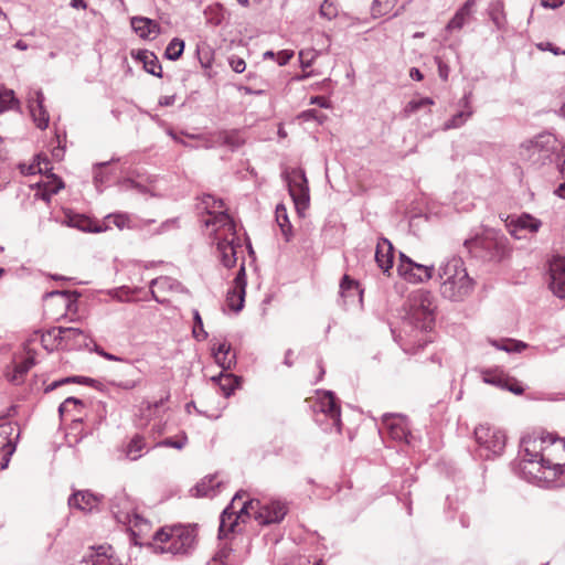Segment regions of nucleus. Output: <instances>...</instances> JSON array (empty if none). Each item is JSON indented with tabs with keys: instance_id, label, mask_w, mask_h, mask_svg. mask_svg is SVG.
<instances>
[{
	"instance_id": "obj_42",
	"label": "nucleus",
	"mask_w": 565,
	"mask_h": 565,
	"mask_svg": "<svg viewBox=\"0 0 565 565\" xmlns=\"http://www.w3.org/2000/svg\"><path fill=\"white\" fill-rule=\"evenodd\" d=\"M34 365V360L32 358H28L22 362L18 363L14 366V374L10 381L14 383L22 382L23 376L29 372V370Z\"/></svg>"
},
{
	"instance_id": "obj_12",
	"label": "nucleus",
	"mask_w": 565,
	"mask_h": 565,
	"mask_svg": "<svg viewBox=\"0 0 565 565\" xmlns=\"http://www.w3.org/2000/svg\"><path fill=\"white\" fill-rule=\"evenodd\" d=\"M53 333L57 335L60 349L77 350L87 345V335L81 329L54 327Z\"/></svg>"
},
{
	"instance_id": "obj_25",
	"label": "nucleus",
	"mask_w": 565,
	"mask_h": 565,
	"mask_svg": "<svg viewBox=\"0 0 565 565\" xmlns=\"http://www.w3.org/2000/svg\"><path fill=\"white\" fill-rule=\"evenodd\" d=\"M216 476H209L203 478L191 492L194 497H213L215 495V488L221 487V481L216 480Z\"/></svg>"
},
{
	"instance_id": "obj_17",
	"label": "nucleus",
	"mask_w": 565,
	"mask_h": 565,
	"mask_svg": "<svg viewBox=\"0 0 565 565\" xmlns=\"http://www.w3.org/2000/svg\"><path fill=\"white\" fill-rule=\"evenodd\" d=\"M542 225V222L534 216L523 213L516 217H509V222L507 224L509 232L511 235L516 238H521L516 233L521 230H527L531 233H536Z\"/></svg>"
},
{
	"instance_id": "obj_2",
	"label": "nucleus",
	"mask_w": 565,
	"mask_h": 565,
	"mask_svg": "<svg viewBox=\"0 0 565 565\" xmlns=\"http://www.w3.org/2000/svg\"><path fill=\"white\" fill-rule=\"evenodd\" d=\"M243 492H237L228 507H226L220 516L218 539L224 540L230 533L235 531L237 521L254 513L255 520L260 525L279 523L287 514V507L281 501H270L262 503L259 500H249L244 502L241 509H235V502L241 500Z\"/></svg>"
},
{
	"instance_id": "obj_38",
	"label": "nucleus",
	"mask_w": 565,
	"mask_h": 565,
	"mask_svg": "<svg viewBox=\"0 0 565 565\" xmlns=\"http://www.w3.org/2000/svg\"><path fill=\"white\" fill-rule=\"evenodd\" d=\"M340 294L343 298L354 297L355 295H360V297L362 296L359 284L348 275H344L341 279Z\"/></svg>"
},
{
	"instance_id": "obj_16",
	"label": "nucleus",
	"mask_w": 565,
	"mask_h": 565,
	"mask_svg": "<svg viewBox=\"0 0 565 565\" xmlns=\"http://www.w3.org/2000/svg\"><path fill=\"white\" fill-rule=\"evenodd\" d=\"M382 423L392 439L408 443L409 430L402 416L385 414L382 417Z\"/></svg>"
},
{
	"instance_id": "obj_55",
	"label": "nucleus",
	"mask_w": 565,
	"mask_h": 565,
	"mask_svg": "<svg viewBox=\"0 0 565 565\" xmlns=\"http://www.w3.org/2000/svg\"><path fill=\"white\" fill-rule=\"evenodd\" d=\"M107 218H111L118 228H124L129 221L126 214L120 213L108 215Z\"/></svg>"
},
{
	"instance_id": "obj_34",
	"label": "nucleus",
	"mask_w": 565,
	"mask_h": 565,
	"mask_svg": "<svg viewBox=\"0 0 565 565\" xmlns=\"http://www.w3.org/2000/svg\"><path fill=\"white\" fill-rule=\"evenodd\" d=\"M146 448L145 438L140 435H136L128 443L125 452L126 457L130 460H137L142 456V450Z\"/></svg>"
},
{
	"instance_id": "obj_36",
	"label": "nucleus",
	"mask_w": 565,
	"mask_h": 565,
	"mask_svg": "<svg viewBox=\"0 0 565 565\" xmlns=\"http://www.w3.org/2000/svg\"><path fill=\"white\" fill-rule=\"evenodd\" d=\"M20 102L15 98L14 92L12 89H1L0 90V113L9 110V109H19Z\"/></svg>"
},
{
	"instance_id": "obj_11",
	"label": "nucleus",
	"mask_w": 565,
	"mask_h": 565,
	"mask_svg": "<svg viewBox=\"0 0 565 565\" xmlns=\"http://www.w3.org/2000/svg\"><path fill=\"white\" fill-rule=\"evenodd\" d=\"M409 319L416 328L422 330L431 329L434 323V308L428 296L414 299L409 310Z\"/></svg>"
},
{
	"instance_id": "obj_48",
	"label": "nucleus",
	"mask_w": 565,
	"mask_h": 565,
	"mask_svg": "<svg viewBox=\"0 0 565 565\" xmlns=\"http://www.w3.org/2000/svg\"><path fill=\"white\" fill-rule=\"evenodd\" d=\"M13 427L11 424H2L0 425V450H6L9 445H13L9 439V436L12 434Z\"/></svg>"
},
{
	"instance_id": "obj_35",
	"label": "nucleus",
	"mask_w": 565,
	"mask_h": 565,
	"mask_svg": "<svg viewBox=\"0 0 565 565\" xmlns=\"http://www.w3.org/2000/svg\"><path fill=\"white\" fill-rule=\"evenodd\" d=\"M30 113L38 128L45 129L49 126L50 116L44 105L34 106L31 99Z\"/></svg>"
},
{
	"instance_id": "obj_53",
	"label": "nucleus",
	"mask_w": 565,
	"mask_h": 565,
	"mask_svg": "<svg viewBox=\"0 0 565 565\" xmlns=\"http://www.w3.org/2000/svg\"><path fill=\"white\" fill-rule=\"evenodd\" d=\"M315 57H316V53L312 51H308V52L300 51L299 58H300L302 68L309 67Z\"/></svg>"
},
{
	"instance_id": "obj_19",
	"label": "nucleus",
	"mask_w": 565,
	"mask_h": 565,
	"mask_svg": "<svg viewBox=\"0 0 565 565\" xmlns=\"http://www.w3.org/2000/svg\"><path fill=\"white\" fill-rule=\"evenodd\" d=\"M131 26L134 31L142 39L154 38L160 33V25L152 19L145 17L131 18Z\"/></svg>"
},
{
	"instance_id": "obj_39",
	"label": "nucleus",
	"mask_w": 565,
	"mask_h": 565,
	"mask_svg": "<svg viewBox=\"0 0 565 565\" xmlns=\"http://www.w3.org/2000/svg\"><path fill=\"white\" fill-rule=\"evenodd\" d=\"M233 286L239 288V290H237L239 292V302L236 308L243 309L246 295V273L244 263L241 265L239 270L237 271V275L233 281Z\"/></svg>"
},
{
	"instance_id": "obj_45",
	"label": "nucleus",
	"mask_w": 565,
	"mask_h": 565,
	"mask_svg": "<svg viewBox=\"0 0 565 565\" xmlns=\"http://www.w3.org/2000/svg\"><path fill=\"white\" fill-rule=\"evenodd\" d=\"M193 320H194V326H193V330H192L193 337L198 341L205 340L207 338V332L203 328V321H202V318L198 310H193Z\"/></svg>"
},
{
	"instance_id": "obj_50",
	"label": "nucleus",
	"mask_w": 565,
	"mask_h": 565,
	"mask_svg": "<svg viewBox=\"0 0 565 565\" xmlns=\"http://www.w3.org/2000/svg\"><path fill=\"white\" fill-rule=\"evenodd\" d=\"M239 290V288L237 287H232L228 291H227V296H226V302H227V306L230 307L231 310H233L234 312H239L242 309H237L236 306L238 305L239 302V292L237 291Z\"/></svg>"
},
{
	"instance_id": "obj_46",
	"label": "nucleus",
	"mask_w": 565,
	"mask_h": 565,
	"mask_svg": "<svg viewBox=\"0 0 565 565\" xmlns=\"http://www.w3.org/2000/svg\"><path fill=\"white\" fill-rule=\"evenodd\" d=\"M108 163L109 162H99L94 166V183L99 192H102V185L108 180L107 174L102 171Z\"/></svg>"
},
{
	"instance_id": "obj_30",
	"label": "nucleus",
	"mask_w": 565,
	"mask_h": 565,
	"mask_svg": "<svg viewBox=\"0 0 565 565\" xmlns=\"http://www.w3.org/2000/svg\"><path fill=\"white\" fill-rule=\"evenodd\" d=\"M489 15L498 30H503L507 24L504 3L502 0H494L489 4Z\"/></svg>"
},
{
	"instance_id": "obj_14",
	"label": "nucleus",
	"mask_w": 565,
	"mask_h": 565,
	"mask_svg": "<svg viewBox=\"0 0 565 565\" xmlns=\"http://www.w3.org/2000/svg\"><path fill=\"white\" fill-rule=\"evenodd\" d=\"M550 287L553 294L558 298L565 299V258L555 257L550 265Z\"/></svg>"
},
{
	"instance_id": "obj_1",
	"label": "nucleus",
	"mask_w": 565,
	"mask_h": 565,
	"mask_svg": "<svg viewBox=\"0 0 565 565\" xmlns=\"http://www.w3.org/2000/svg\"><path fill=\"white\" fill-rule=\"evenodd\" d=\"M521 446L524 452L521 471L529 482L545 487L563 484L557 482V478L565 469V439L551 435L540 440L525 437Z\"/></svg>"
},
{
	"instance_id": "obj_9",
	"label": "nucleus",
	"mask_w": 565,
	"mask_h": 565,
	"mask_svg": "<svg viewBox=\"0 0 565 565\" xmlns=\"http://www.w3.org/2000/svg\"><path fill=\"white\" fill-rule=\"evenodd\" d=\"M110 510L118 523L134 524V526L146 523V520L136 512L134 501L124 491L113 497Z\"/></svg>"
},
{
	"instance_id": "obj_5",
	"label": "nucleus",
	"mask_w": 565,
	"mask_h": 565,
	"mask_svg": "<svg viewBox=\"0 0 565 565\" xmlns=\"http://www.w3.org/2000/svg\"><path fill=\"white\" fill-rule=\"evenodd\" d=\"M465 246L472 256L486 262H501L510 252L508 238L493 230L466 239Z\"/></svg>"
},
{
	"instance_id": "obj_54",
	"label": "nucleus",
	"mask_w": 565,
	"mask_h": 565,
	"mask_svg": "<svg viewBox=\"0 0 565 565\" xmlns=\"http://www.w3.org/2000/svg\"><path fill=\"white\" fill-rule=\"evenodd\" d=\"M433 104V100L428 97L426 98H422L419 100H412L408 103L407 105V109L411 110V111H416L418 110L419 108L426 106V105H431Z\"/></svg>"
},
{
	"instance_id": "obj_21",
	"label": "nucleus",
	"mask_w": 565,
	"mask_h": 565,
	"mask_svg": "<svg viewBox=\"0 0 565 565\" xmlns=\"http://www.w3.org/2000/svg\"><path fill=\"white\" fill-rule=\"evenodd\" d=\"M471 96H472L471 92H468L463 95L461 103H462L463 107L467 109L458 111L450 119H448L444 124V127H443L444 130L459 128L471 117L472 110L469 107Z\"/></svg>"
},
{
	"instance_id": "obj_28",
	"label": "nucleus",
	"mask_w": 565,
	"mask_h": 565,
	"mask_svg": "<svg viewBox=\"0 0 565 565\" xmlns=\"http://www.w3.org/2000/svg\"><path fill=\"white\" fill-rule=\"evenodd\" d=\"M77 565H122L117 558L108 556L105 547L99 546L96 554L84 557Z\"/></svg>"
},
{
	"instance_id": "obj_56",
	"label": "nucleus",
	"mask_w": 565,
	"mask_h": 565,
	"mask_svg": "<svg viewBox=\"0 0 565 565\" xmlns=\"http://www.w3.org/2000/svg\"><path fill=\"white\" fill-rule=\"evenodd\" d=\"M14 450H15L14 445H9L6 450H2L3 455H2V459L0 461L1 469H6L8 467L9 462H10V458H11L12 454L14 452Z\"/></svg>"
},
{
	"instance_id": "obj_57",
	"label": "nucleus",
	"mask_w": 565,
	"mask_h": 565,
	"mask_svg": "<svg viewBox=\"0 0 565 565\" xmlns=\"http://www.w3.org/2000/svg\"><path fill=\"white\" fill-rule=\"evenodd\" d=\"M230 65L235 73H242L246 68V63L241 57H231Z\"/></svg>"
},
{
	"instance_id": "obj_13",
	"label": "nucleus",
	"mask_w": 565,
	"mask_h": 565,
	"mask_svg": "<svg viewBox=\"0 0 565 565\" xmlns=\"http://www.w3.org/2000/svg\"><path fill=\"white\" fill-rule=\"evenodd\" d=\"M319 411L333 420L337 430H341V411L338 399L332 391H318Z\"/></svg>"
},
{
	"instance_id": "obj_23",
	"label": "nucleus",
	"mask_w": 565,
	"mask_h": 565,
	"mask_svg": "<svg viewBox=\"0 0 565 565\" xmlns=\"http://www.w3.org/2000/svg\"><path fill=\"white\" fill-rule=\"evenodd\" d=\"M213 355L216 363L223 370H231L236 364V355L226 342H222L217 348H213Z\"/></svg>"
},
{
	"instance_id": "obj_31",
	"label": "nucleus",
	"mask_w": 565,
	"mask_h": 565,
	"mask_svg": "<svg viewBox=\"0 0 565 565\" xmlns=\"http://www.w3.org/2000/svg\"><path fill=\"white\" fill-rule=\"evenodd\" d=\"M203 209L209 214V218H215L218 213H227L224 209V202L221 199H216L212 194H205L202 198Z\"/></svg>"
},
{
	"instance_id": "obj_43",
	"label": "nucleus",
	"mask_w": 565,
	"mask_h": 565,
	"mask_svg": "<svg viewBox=\"0 0 565 565\" xmlns=\"http://www.w3.org/2000/svg\"><path fill=\"white\" fill-rule=\"evenodd\" d=\"M551 141H553V137L551 135H540L536 138H534L533 140H530L529 142H526L525 147L527 150H533V151H542L544 149H546V151H548L547 145Z\"/></svg>"
},
{
	"instance_id": "obj_63",
	"label": "nucleus",
	"mask_w": 565,
	"mask_h": 565,
	"mask_svg": "<svg viewBox=\"0 0 565 565\" xmlns=\"http://www.w3.org/2000/svg\"><path fill=\"white\" fill-rule=\"evenodd\" d=\"M32 99L34 106L44 105V94L41 89L33 92V96L29 97V102Z\"/></svg>"
},
{
	"instance_id": "obj_22",
	"label": "nucleus",
	"mask_w": 565,
	"mask_h": 565,
	"mask_svg": "<svg viewBox=\"0 0 565 565\" xmlns=\"http://www.w3.org/2000/svg\"><path fill=\"white\" fill-rule=\"evenodd\" d=\"M98 503L96 495L88 491H78L68 499V505L82 511H92Z\"/></svg>"
},
{
	"instance_id": "obj_62",
	"label": "nucleus",
	"mask_w": 565,
	"mask_h": 565,
	"mask_svg": "<svg viewBox=\"0 0 565 565\" xmlns=\"http://www.w3.org/2000/svg\"><path fill=\"white\" fill-rule=\"evenodd\" d=\"M300 117L305 120H320V115L316 109H308L301 113Z\"/></svg>"
},
{
	"instance_id": "obj_49",
	"label": "nucleus",
	"mask_w": 565,
	"mask_h": 565,
	"mask_svg": "<svg viewBox=\"0 0 565 565\" xmlns=\"http://www.w3.org/2000/svg\"><path fill=\"white\" fill-rule=\"evenodd\" d=\"M41 342L46 350L60 349L57 347V335L53 333V328L42 334Z\"/></svg>"
},
{
	"instance_id": "obj_15",
	"label": "nucleus",
	"mask_w": 565,
	"mask_h": 565,
	"mask_svg": "<svg viewBox=\"0 0 565 565\" xmlns=\"http://www.w3.org/2000/svg\"><path fill=\"white\" fill-rule=\"evenodd\" d=\"M236 537L230 542H225L215 553L212 562L213 565H239L244 562L245 556L234 548Z\"/></svg>"
},
{
	"instance_id": "obj_44",
	"label": "nucleus",
	"mask_w": 565,
	"mask_h": 565,
	"mask_svg": "<svg viewBox=\"0 0 565 565\" xmlns=\"http://www.w3.org/2000/svg\"><path fill=\"white\" fill-rule=\"evenodd\" d=\"M68 225L83 232H100V228H92L89 218L83 215L70 217Z\"/></svg>"
},
{
	"instance_id": "obj_61",
	"label": "nucleus",
	"mask_w": 565,
	"mask_h": 565,
	"mask_svg": "<svg viewBox=\"0 0 565 565\" xmlns=\"http://www.w3.org/2000/svg\"><path fill=\"white\" fill-rule=\"evenodd\" d=\"M320 13H321V15L327 17L328 19H331L332 17L335 15V10L331 3H328L327 1H324L320 7Z\"/></svg>"
},
{
	"instance_id": "obj_26",
	"label": "nucleus",
	"mask_w": 565,
	"mask_h": 565,
	"mask_svg": "<svg viewBox=\"0 0 565 565\" xmlns=\"http://www.w3.org/2000/svg\"><path fill=\"white\" fill-rule=\"evenodd\" d=\"M275 217L285 241L290 242L294 236L292 225L289 221L287 209L284 204L280 203L276 206Z\"/></svg>"
},
{
	"instance_id": "obj_64",
	"label": "nucleus",
	"mask_w": 565,
	"mask_h": 565,
	"mask_svg": "<svg viewBox=\"0 0 565 565\" xmlns=\"http://www.w3.org/2000/svg\"><path fill=\"white\" fill-rule=\"evenodd\" d=\"M504 388L516 394V395L522 394L524 391L522 385L519 384L518 382H514L512 384H510V382H507V386Z\"/></svg>"
},
{
	"instance_id": "obj_51",
	"label": "nucleus",
	"mask_w": 565,
	"mask_h": 565,
	"mask_svg": "<svg viewBox=\"0 0 565 565\" xmlns=\"http://www.w3.org/2000/svg\"><path fill=\"white\" fill-rule=\"evenodd\" d=\"M435 62L438 67L439 77L443 81H447L450 72L449 66L439 56L435 57Z\"/></svg>"
},
{
	"instance_id": "obj_27",
	"label": "nucleus",
	"mask_w": 565,
	"mask_h": 565,
	"mask_svg": "<svg viewBox=\"0 0 565 565\" xmlns=\"http://www.w3.org/2000/svg\"><path fill=\"white\" fill-rule=\"evenodd\" d=\"M137 58L142 62L146 72L157 77H162L161 64L152 52L141 51L138 53Z\"/></svg>"
},
{
	"instance_id": "obj_33",
	"label": "nucleus",
	"mask_w": 565,
	"mask_h": 565,
	"mask_svg": "<svg viewBox=\"0 0 565 565\" xmlns=\"http://www.w3.org/2000/svg\"><path fill=\"white\" fill-rule=\"evenodd\" d=\"M481 373L484 383L500 388H504L507 386V382L511 381L508 375L499 370H483Z\"/></svg>"
},
{
	"instance_id": "obj_8",
	"label": "nucleus",
	"mask_w": 565,
	"mask_h": 565,
	"mask_svg": "<svg viewBox=\"0 0 565 565\" xmlns=\"http://www.w3.org/2000/svg\"><path fill=\"white\" fill-rule=\"evenodd\" d=\"M286 182L295 207L298 214L302 215L310 202L308 180L305 171L300 169L291 170V172L286 175Z\"/></svg>"
},
{
	"instance_id": "obj_32",
	"label": "nucleus",
	"mask_w": 565,
	"mask_h": 565,
	"mask_svg": "<svg viewBox=\"0 0 565 565\" xmlns=\"http://www.w3.org/2000/svg\"><path fill=\"white\" fill-rule=\"evenodd\" d=\"M473 9L471 3L465 2L462 7L455 13L452 19L448 22V30H460L466 24L468 18L472 14Z\"/></svg>"
},
{
	"instance_id": "obj_4",
	"label": "nucleus",
	"mask_w": 565,
	"mask_h": 565,
	"mask_svg": "<svg viewBox=\"0 0 565 565\" xmlns=\"http://www.w3.org/2000/svg\"><path fill=\"white\" fill-rule=\"evenodd\" d=\"M206 227H213V241L216 244L221 263L226 268L236 265V248L241 247L236 234V226L227 213H218L215 218L204 220Z\"/></svg>"
},
{
	"instance_id": "obj_41",
	"label": "nucleus",
	"mask_w": 565,
	"mask_h": 565,
	"mask_svg": "<svg viewBox=\"0 0 565 565\" xmlns=\"http://www.w3.org/2000/svg\"><path fill=\"white\" fill-rule=\"evenodd\" d=\"M397 0H374L372 4V14L373 17H383L390 13Z\"/></svg>"
},
{
	"instance_id": "obj_58",
	"label": "nucleus",
	"mask_w": 565,
	"mask_h": 565,
	"mask_svg": "<svg viewBox=\"0 0 565 565\" xmlns=\"http://www.w3.org/2000/svg\"><path fill=\"white\" fill-rule=\"evenodd\" d=\"M294 56V52L292 51H289V50H282V51H279L277 54H276V60H277V63L282 66V65H286L290 58Z\"/></svg>"
},
{
	"instance_id": "obj_6",
	"label": "nucleus",
	"mask_w": 565,
	"mask_h": 565,
	"mask_svg": "<svg viewBox=\"0 0 565 565\" xmlns=\"http://www.w3.org/2000/svg\"><path fill=\"white\" fill-rule=\"evenodd\" d=\"M153 540L157 548L161 553H171L173 555L188 554L194 546L195 532L193 527L175 526L166 531L163 529L156 532Z\"/></svg>"
},
{
	"instance_id": "obj_47",
	"label": "nucleus",
	"mask_w": 565,
	"mask_h": 565,
	"mask_svg": "<svg viewBox=\"0 0 565 565\" xmlns=\"http://www.w3.org/2000/svg\"><path fill=\"white\" fill-rule=\"evenodd\" d=\"M186 443H188V437L185 434H182L181 436L178 437V439L166 438V439L161 440L160 443H158L157 446L182 449V448H184Z\"/></svg>"
},
{
	"instance_id": "obj_29",
	"label": "nucleus",
	"mask_w": 565,
	"mask_h": 565,
	"mask_svg": "<svg viewBox=\"0 0 565 565\" xmlns=\"http://www.w3.org/2000/svg\"><path fill=\"white\" fill-rule=\"evenodd\" d=\"M213 381L218 384L225 397H230L239 384L238 377L231 373H221L218 376L213 377Z\"/></svg>"
},
{
	"instance_id": "obj_18",
	"label": "nucleus",
	"mask_w": 565,
	"mask_h": 565,
	"mask_svg": "<svg viewBox=\"0 0 565 565\" xmlns=\"http://www.w3.org/2000/svg\"><path fill=\"white\" fill-rule=\"evenodd\" d=\"M393 258L394 247L392 243L385 237L380 238L376 245L375 260L383 273H388L393 267Z\"/></svg>"
},
{
	"instance_id": "obj_20",
	"label": "nucleus",
	"mask_w": 565,
	"mask_h": 565,
	"mask_svg": "<svg viewBox=\"0 0 565 565\" xmlns=\"http://www.w3.org/2000/svg\"><path fill=\"white\" fill-rule=\"evenodd\" d=\"M150 288H151L152 298L157 302L163 303L166 301V299L160 298L158 294L167 291V290L178 291L181 288V285H180V282H178L177 280H174L170 277L162 276V277L152 279L150 282Z\"/></svg>"
},
{
	"instance_id": "obj_3",
	"label": "nucleus",
	"mask_w": 565,
	"mask_h": 565,
	"mask_svg": "<svg viewBox=\"0 0 565 565\" xmlns=\"http://www.w3.org/2000/svg\"><path fill=\"white\" fill-rule=\"evenodd\" d=\"M440 294L451 301H461L473 290V280L469 277L460 257L444 259L437 268Z\"/></svg>"
},
{
	"instance_id": "obj_40",
	"label": "nucleus",
	"mask_w": 565,
	"mask_h": 565,
	"mask_svg": "<svg viewBox=\"0 0 565 565\" xmlns=\"http://www.w3.org/2000/svg\"><path fill=\"white\" fill-rule=\"evenodd\" d=\"M184 51V41L179 38H173L164 51V56L170 61H177L181 57Z\"/></svg>"
},
{
	"instance_id": "obj_52",
	"label": "nucleus",
	"mask_w": 565,
	"mask_h": 565,
	"mask_svg": "<svg viewBox=\"0 0 565 565\" xmlns=\"http://www.w3.org/2000/svg\"><path fill=\"white\" fill-rule=\"evenodd\" d=\"M64 382H71V383H79V384H86L88 386H96L98 383L96 380L85 376H70L65 377Z\"/></svg>"
},
{
	"instance_id": "obj_7",
	"label": "nucleus",
	"mask_w": 565,
	"mask_h": 565,
	"mask_svg": "<svg viewBox=\"0 0 565 565\" xmlns=\"http://www.w3.org/2000/svg\"><path fill=\"white\" fill-rule=\"evenodd\" d=\"M475 438L478 444L479 456L483 459L500 456L504 450L507 438L499 428L479 425L475 429Z\"/></svg>"
},
{
	"instance_id": "obj_59",
	"label": "nucleus",
	"mask_w": 565,
	"mask_h": 565,
	"mask_svg": "<svg viewBox=\"0 0 565 565\" xmlns=\"http://www.w3.org/2000/svg\"><path fill=\"white\" fill-rule=\"evenodd\" d=\"M536 46H537L539 50H541V51H550L554 55L565 54L564 51L562 52L558 47H556L551 42H541V43L536 44Z\"/></svg>"
},
{
	"instance_id": "obj_10",
	"label": "nucleus",
	"mask_w": 565,
	"mask_h": 565,
	"mask_svg": "<svg viewBox=\"0 0 565 565\" xmlns=\"http://www.w3.org/2000/svg\"><path fill=\"white\" fill-rule=\"evenodd\" d=\"M398 274L409 282H424L433 277L434 267L415 263L405 254H399Z\"/></svg>"
},
{
	"instance_id": "obj_24",
	"label": "nucleus",
	"mask_w": 565,
	"mask_h": 565,
	"mask_svg": "<svg viewBox=\"0 0 565 565\" xmlns=\"http://www.w3.org/2000/svg\"><path fill=\"white\" fill-rule=\"evenodd\" d=\"M215 142L228 147L231 150H236L244 145L245 139L242 137L239 130H222L214 135Z\"/></svg>"
},
{
	"instance_id": "obj_60",
	"label": "nucleus",
	"mask_w": 565,
	"mask_h": 565,
	"mask_svg": "<svg viewBox=\"0 0 565 565\" xmlns=\"http://www.w3.org/2000/svg\"><path fill=\"white\" fill-rule=\"evenodd\" d=\"M83 405V402L76 397H67L58 407V413L63 415L68 411V405Z\"/></svg>"
},
{
	"instance_id": "obj_37",
	"label": "nucleus",
	"mask_w": 565,
	"mask_h": 565,
	"mask_svg": "<svg viewBox=\"0 0 565 565\" xmlns=\"http://www.w3.org/2000/svg\"><path fill=\"white\" fill-rule=\"evenodd\" d=\"M490 343L499 350L505 352H521L526 348V343L513 339H505L502 341L491 340Z\"/></svg>"
}]
</instances>
